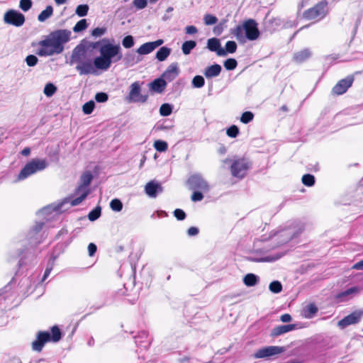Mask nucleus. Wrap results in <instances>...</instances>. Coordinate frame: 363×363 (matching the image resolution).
I'll use <instances>...</instances> for the list:
<instances>
[{
	"label": "nucleus",
	"mask_w": 363,
	"mask_h": 363,
	"mask_svg": "<svg viewBox=\"0 0 363 363\" xmlns=\"http://www.w3.org/2000/svg\"><path fill=\"white\" fill-rule=\"evenodd\" d=\"M72 32L66 29L52 31L44 40L38 43L40 48L37 54L40 56H52L63 52L64 45L70 40Z\"/></svg>",
	"instance_id": "1"
},
{
	"label": "nucleus",
	"mask_w": 363,
	"mask_h": 363,
	"mask_svg": "<svg viewBox=\"0 0 363 363\" xmlns=\"http://www.w3.org/2000/svg\"><path fill=\"white\" fill-rule=\"evenodd\" d=\"M100 55L94 60V64L99 70H108L112 63L117 62L123 59L122 49L119 44H112L108 39L104 38L96 43L94 48L100 45Z\"/></svg>",
	"instance_id": "2"
},
{
	"label": "nucleus",
	"mask_w": 363,
	"mask_h": 363,
	"mask_svg": "<svg viewBox=\"0 0 363 363\" xmlns=\"http://www.w3.org/2000/svg\"><path fill=\"white\" fill-rule=\"evenodd\" d=\"M69 63L71 65H77L75 68L80 75L96 74L98 69L85 48L82 45H77L73 50Z\"/></svg>",
	"instance_id": "3"
},
{
	"label": "nucleus",
	"mask_w": 363,
	"mask_h": 363,
	"mask_svg": "<svg viewBox=\"0 0 363 363\" xmlns=\"http://www.w3.org/2000/svg\"><path fill=\"white\" fill-rule=\"evenodd\" d=\"M48 162L43 159H33L28 162L18 175V180H23L32 174L45 169Z\"/></svg>",
	"instance_id": "4"
},
{
	"label": "nucleus",
	"mask_w": 363,
	"mask_h": 363,
	"mask_svg": "<svg viewBox=\"0 0 363 363\" xmlns=\"http://www.w3.org/2000/svg\"><path fill=\"white\" fill-rule=\"evenodd\" d=\"M93 176L90 172H86L81 176V184L79 186L76 191L77 194H79V196L77 198L72 200L71 206H77L82 203L84 199H85V198L89 194V191L86 188L91 182Z\"/></svg>",
	"instance_id": "5"
},
{
	"label": "nucleus",
	"mask_w": 363,
	"mask_h": 363,
	"mask_svg": "<svg viewBox=\"0 0 363 363\" xmlns=\"http://www.w3.org/2000/svg\"><path fill=\"white\" fill-rule=\"evenodd\" d=\"M326 1H322L317 4L314 7L311 8L303 13V16L308 20H320L323 18L327 13Z\"/></svg>",
	"instance_id": "6"
},
{
	"label": "nucleus",
	"mask_w": 363,
	"mask_h": 363,
	"mask_svg": "<svg viewBox=\"0 0 363 363\" xmlns=\"http://www.w3.org/2000/svg\"><path fill=\"white\" fill-rule=\"evenodd\" d=\"M148 95L141 94V87L139 82H135L130 86V91L126 100L130 103H145Z\"/></svg>",
	"instance_id": "7"
},
{
	"label": "nucleus",
	"mask_w": 363,
	"mask_h": 363,
	"mask_svg": "<svg viewBox=\"0 0 363 363\" xmlns=\"http://www.w3.org/2000/svg\"><path fill=\"white\" fill-rule=\"evenodd\" d=\"M250 167L251 162L245 158L238 159L232 163L230 167L231 173L233 177L243 178Z\"/></svg>",
	"instance_id": "8"
},
{
	"label": "nucleus",
	"mask_w": 363,
	"mask_h": 363,
	"mask_svg": "<svg viewBox=\"0 0 363 363\" xmlns=\"http://www.w3.org/2000/svg\"><path fill=\"white\" fill-rule=\"evenodd\" d=\"M4 21L7 24L20 27L25 23V16L19 11L11 9L5 13Z\"/></svg>",
	"instance_id": "9"
},
{
	"label": "nucleus",
	"mask_w": 363,
	"mask_h": 363,
	"mask_svg": "<svg viewBox=\"0 0 363 363\" xmlns=\"http://www.w3.org/2000/svg\"><path fill=\"white\" fill-rule=\"evenodd\" d=\"M188 184L191 189H199L206 192L209 190L207 181L200 174H194L188 179Z\"/></svg>",
	"instance_id": "10"
},
{
	"label": "nucleus",
	"mask_w": 363,
	"mask_h": 363,
	"mask_svg": "<svg viewBox=\"0 0 363 363\" xmlns=\"http://www.w3.org/2000/svg\"><path fill=\"white\" fill-rule=\"evenodd\" d=\"M244 29L245 38L249 40H255L260 35L258 25L253 19H248L244 21Z\"/></svg>",
	"instance_id": "11"
},
{
	"label": "nucleus",
	"mask_w": 363,
	"mask_h": 363,
	"mask_svg": "<svg viewBox=\"0 0 363 363\" xmlns=\"http://www.w3.org/2000/svg\"><path fill=\"white\" fill-rule=\"evenodd\" d=\"M284 349L279 346H268L258 350L255 354L254 357L256 359L269 358L272 356L281 354Z\"/></svg>",
	"instance_id": "12"
},
{
	"label": "nucleus",
	"mask_w": 363,
	"mask_h": 363,
	"mask_svg": "<svg viewBox=\"0 0 363 363\" xmlns=\"http://www.w3.org/2000/svg\"><path fill=\"white\" fill-rule=\"evenodd\" d=\"M354 77L348 76L345 79L340 80L332 89L331 94L334 96H339L345 94L347 89L352 85Z\"/></svg>",
	"instance_id": "13"
},
{
	"label": "nucleus",
	"mask_w": 363,
	"mask_h": 363,
	"mask_svg": "<svg viewBox=\"0 0 363 363\" xmlns=\"http://www.w3.org/2000/svg\"><path fill=\"white\" fill-rule=\"evenodd\" d=\"M50 340V333L47 331H39L36 339L32 342V349L36 352H40L45 344Z\"/></svg>",
	"instance_id": "14"
},
{
	"label": "nucleus",
	"mask_w": 363,
	"mask_h": 363,
	"mask_svg": "<svg viewBox=\"0 0 363 363\" xmlns=\"http://www.w3.org/2000/svg\"><path fill=\"white\" fill-rule=\"evenodd\" d=\"M363 312L356 311L340 320L337 325L340 328H345L348 325L356 324L360 321Z\"/></svg>",
	"instance_id": "15"
},
{
	"label": "nucleus",
	"mask_w": 363,
	"mask_h": 363,
	"mask_svg": "<svg viewBox=\"0 0 363 363\" xmlns=\"http://www.w3.org/2000/svg\"><path fill=\"white\" fill-rule=\"evenodd\" d=\"M164 43L163 40L159 39L153 42H148L140 45L136 50V52L141 55H147L152 52L157 47L162 45Z\"/></svg>",
	"instance_id": "16"
},
{
	"label": "nucleus",
	"mask_w": 363,
	"mask_h": 363,
	"mask_svg": "<svg viewBox=\"0 0 363 363\" xmlns=\"http://www.w3.org/2000/svg\"><path fill=\"white\" fill-rule=\"evenodd\" d=\"M179 73L178 64L177 62L172 63L162 74V79L165 81L172 82L179 75Z\"/></svg>",
	"instance_id": "17"
},
{
	"label": "nucleus",
	"mask_w": 363,
	"mask_h": 363,
	"mask_svg": "<svg viewBox=\"0 0 363 363\" xmlns=\"http://www.w3.org/2000/svg\"><path fill=\"white\" fill-rule=\"evenodd\" d=\"M207 48L212 52H216L218 56H225L226 51L220 47V40L217 38H213L208 40Z\"/></svg>",
	"instance_id": "18"
},
{
	"label": "nucleus",
	"mask_w": 363,
	"mask_h": 363,
	"mask_svg": "<svg viewBox=\"0 0 363 363\" xmlns=\"http://www.w3.org/2000/svg\"><path fill=\"white\" fill-rule=\"evenodd\" d=\"M163 191V188L160 184L151 181L148 182L145 187V193L152 198H155L157 193H161Z\"/></svg>",
	"instance_id": "19"
},
{
	"label": "nucleus",
	"mask_w": 363,
	"mask_h": 363,
	"mask_svg": "<svg viewBox=\"0 0 363 363\" xmlns=\"http://www.w3.org/2000/svg\"><path fill=\"white\" fill-rule=\"evenodd\" d=\"M167 86V82L162 78H158L149 84L150 91L156 93H162Z\"/></svg>",
	"instance_id": "20"
},
{
	"label": "nucleus",
	"mask_w": 363,
	"mask_h": 363,
	"mask_svg": "<svg viewBox=\"0 0 363 363\" xmlns=\"http://www.w3.org/2000/svg\"><path fill=\"white\" fill-rule=\"evenodd\" d=\"M296 328V325L289 324L284 325H279L272 329L271 332V336L277 337L289 331H291Z\"/></svg>",
	"instance_id": "21"
},
{
	"label": "nucleus",
	"mask_w": 363,
	"mask_h": 363,
	"mask_svg": "<svg viewBox=\"0 0 363 363\" xmlns=\"http://www.w3.org/2000/svg\"><path fill=\"white\" fill-rule=\"evenodd\" d=\"M311 56V52L309 49L305 48L294 53L293 60L298 63H301Z\"/></svg>",
	"instance_id": "22"
},
{
	"label": "nucleus",
	"mask_w": 363,
	"mask_h": 363,
	"mask_svg": "<svg viewBox=\"0 0 363 363\" xmlns=\"http://www.w3.org/2000/svg\"><path fill=\"white\" fill-rule=\"evenodd\" d=\"M221 69L220 65L215 64L206 68L204 75L206 78L216 77L220 74Z\"/></svg>",
	"instance_id": "23"
},
{
	"label": "nucleus",
	"mask_w": 363,
	"mask_h": 363,
	"mask_svg": "<svg viewBox=\"0 0 363 363\" xmlns=\"http://www.w3.org/2000/svg\"><path fill=\"white\" fill-rule=\"evenodd\" d=\"M123 60L128 67H132L140 62V59L133 51L126 52Z\"/></svg>",
	"instance_id": "24"
},
{
	"label": "nucleus",
	"mask_w": 363,
	"mask_h": 363,
	"mask_svg": "<svg viewBox=\"0 0 363 363\" xmlns=\"http://www.w3.org/2000/svg\"><path fill=\"white\" fill-rule=\"evenodd\" d=\"M317 312V306L313 303H311L303 308V315L306 318H311L315 315Z\"/></svg>",
	"instance_id": "25"
},
{
	"label": "nucleus",
	"mask_w": 363,
	"mask_h": 363,
	"mask_svg": "<svg viewBox=\"0 0 363 363\" xmlns=\"http://www.w3.org/2000/svg\"><path fill=\"white\" fill-rule=\"evenodd\" d=\"M43 225H44V223H43V222L36 223L35 225L33 226V228L30 230V231L29 232L28 236H29V239L31 242H33L34 244H37V243L40 242V241L34 242L32 240L34 238V237L36 234H38V233H40L41 231V230L43 229Z\"/></svg>",
	"instance_id": "26"
},
{
	"label": "nucleus",
	"mask_w": 363,
	"mask_h": 363,
	"mask_svg": "<svg viewBox=\"0 0 363 363\" xmlns=\"http://www.w3.org/2000/svg\"><path fill=\"white\" fill-rule=\"evenodd\" d=\"M171 49L167 47H162L156 53V58L160 61H164L170 55Z\"/></svg>",
	"instance_id": "27"
},
{
	"label": "nucleus",
	"mask_w": 363,
	"mask_h": 363,
	"mask_svg": "<svg viewBox=\"0 0 363 363\" xmlns=\"http://www.w3.org/2000/svg\"><path fill=\"white\" fill-rule=\"evenodd\" d=\"M259 281V277L254 274H247L243 279L244 284L247 286H254Z\"/></svg>",
	"instance_id": "28"
},
{
	"label": "nucleus",
	"mask_w": 363,
	"mask_h": 363,
	"mask_svg": "<svg viewBox=\"0 0 363 363\" xmlns=\"http://www.w3.org/2000/svg\"><path fill=\"white\" fill-rule=\"evenodd\" d=\"M53 13V8L52 6H46L45 9L40 12L38 16L40 22H44L49 18Z\"/></svg>",
	"instance_id": "29"
},
{
	"label": "nucleus",
	"mask_w": 363,
	"mask_h": 363,
	"mask_svg": "<svg viewBox=\"0 0 363 363\" xmlns=\"http://www.w3.org/2000/svg\"><path fill=\"white\" fill-rule=\"evenodd\" d=\"M245 29H244V23L242 26H236L233 30L232 34L237 38L239 41H244L245 38V35H244Z\"/></svg>",
	"instance_id": "30"
},
{
	"label": "nucleus",
	"mask_w": 363,
	"mask_h": 363,
	"mask_svg": "<svg viewBox=\"0 0 363 363\" xmlns=\"http://www.w3.org/2000/svg\"><path fill=\"white\" fill-rule=\"evenodd\" d=\"M359 292V289L356 286L351 287L341 293H340L337 296V298H340L341 301H345L347 300L345 298L352 295L357 294Z\"/></svg>",
	"instance_id": "31"
},
{
	"label": "nucleus",
	"mask_w": 363,
	"mask_h": 363,
	"mask_svg": "<svg viewBox=\"0 0 363 363\" xmlns=\"http://www.w3.org/2000/svg\"><path fill=\"white\" fill-rule=\"evenodd\" d=\"M196 46V43L194 40L185 41L182 45V52L184 55H189Z\"/></svg>",
	"instance_id": "32"
},
{
	"label": "nucleus",
	"mask_w": 363,
	"mask_h": 363,
	"mask_svg": "<svg viewBox=\"0 0 363 363\" xmlns=\"http://www.w3.org/2000/svg\"><path fill=\"white\" fill-rule=\"evenodd\" d=\"M52 335L50 334V340L53 342H57L62 338V333L57 326H52L51 328Z\"/></svg>",
	"instance_id": "33"
},
{
	"label": "nucleus",
	"mask_w": 363,
	"mask_h": 363,
	"mask_svg": "<svg viewBox=\"0 0 363 363\" xmlns=\"http://www.w3.org/2000/svg\"><path fill=\"white\" fill-rule=\"evenodd\" d=\"M56 91L57 87L52 83H48L45 86L43 93L46 96L50 97L56 92Z\"/></svg>",
	"instance_id": "34"
},
{
	"label": "nucleus",
	"mask_w": 363,
	"mask_h": 363,
	"mask_svg": "<svg viewBox=\"0 0 363 363\" xmlns=\"http://www.w3.org/2000/svg\"><path fill=\"white\" fill-rule=\"evenodd\" d=\"M172 112V106L169 104H163L160 108V113L162 116H168Z\"/></svg>",
	"instance_id": "35"
},
{
	"label": "nucleus",
	"mask_w": 363,
	"mask_h": 363,
	"mask_svg": "<svg viewBox=\"0 0 363 363\" xmlns=\"http://www.w3.org/2000/svg\"><path fill=\"white\" fill-rule=\"evenodd\" d=\"M88 26L86 19L79 21L73 28V31L75 33L81 32L85 30Z\"/></svg>",
	"instance_id": "36"
},
{
	"label": "nucleus",
	"mask_w": 363,
	"mask_h": 363,
	"mask_svg": "<svg viewBox=\"0 0 363 363\" xmlns=\"http://www.w3.org/2000/svg\"><path fill=\"white\" fill-rule=\"evenodd\" d=\"M191 83L194 88H201L204 86L205 80L202 76L196 75L193 78Z\"/></svg>",
	"instance_id": "37"
},
{
	"label": "nucleus",
	"mask_w": 363,
	"mask_h": 363,
	"mask_svg": "<svg viewBox=\"0 0 363 363\" xmlns=\"http://www.w3.org/2000/svg\"><path fill=\"white\" fill-rule=\"evenodd\" d=\"M269 290L274 294H278L282 290V285L279 281H274L269 284Z\"/></svg>",
	"instance_id": "38"
},
{
	"label": "nucleus",
	"mask_w": 363,
	"mask_h": 363,
	"mask_svg": "<svg viewBox=\"0 0 363 363\" xmlns=\"http://www.w3.org/2000/svg\"><path fill=\"white\" fill-rule=\"evenodd\" d=\"M282 256H283V254L277 253L274 255H269V256H266V257H262V258L257 259V261L262 262H274V261L279 259Z\"/></svg>",
	"instance_id": "39"
},
{
	"label": "nucleus",
	"mask_w": 363,
	"mask_h": 363,
	"mask_svg": "<svg viewBox=\"0 0 363 363\" xmlns=\"http://www.w3.org/2000/svg\"><path fill=\"white\" fill-rule=\"evenodd\" d=\"M110 207L113 211L119 212L123 208V203L119 199H114L111 201Z\"/></svg>",
	"instance_id": "40"
},
{
	"label": "nucleus",
	"mask_w": 363,
	"mask_h": 363,
	"mask_svg": "<svg viewBox=\"0 0 363 363\" xmlns=\"http://www.w3.org/2000/svg\"><path fill=\"white\" fill-rule=\"evenodd\" d=\"M89 11V6L86 4L79 5L75 11L77 15L80 17H83L87 15Z\"/></svg>",
	"instance_id": "41"
},
{
	"label": "nucleus",
	"mask_w": 363,
	"mask_h": 363,
	"mask_svg": "<svg viewBox=\"0 0 363 363\" xmlns=\"http://www.w3.org/2000/svg\"><path fill=\"white\" fill-rule=\"evenodd\" d=\"M302 182L307 186H312L315 184V177L312 174H304L302 177Z\"/></svg>",
	"instance_id": "42"
},
{
	"label": "nucleus",
	"mask_w": 363,
	"mask_h": 363,
	"mask_svg": "<svg viewBox=\"0 0 363 363\" xmlns=\"http://www.w3.org/2000/svg\"><path fill=\"white\" fill-rule=\"evenodd\" d=\"M95 103L94 101H89L85 103L82 106V111L85 114H90L94 111Z\"/></svg>",
	"instance_id": "43"
},
{
	"label": "nucleus",
	"mask_w": 363,
	"mask_h": 363,
	"mask_svg": "<svg viewBox=\"0 0 363 363\" xmlns=\"http://www.w3.org/2000/svg\"><path fill=\"white\" fill-rule=\"evenodd\" d=\"M154 147L159 152H164L167 150V143L163 140H156L154 143Z\"/></svg>",
	"instance_id": "44"
},
{
	"label": "nucleus",
	"mask_w": 363,
	"mask_h": 363,
	"mask_svg": "<svg viewBox=\"0 0 363 363\" xmlns=\"http://www.w3.org/2000/svg\"><path fill=\"white\" fill-rule=\"evenodd\" d=\"M101 216V208L99 206L95 208L91 211L89 212L88 215V218L89 220L94 221L99 218Z\"/></svg>",
	"instance_id": "45"
},
{
	"label": "nucleus",
	"mask_w": 363,
	"mask_h": 363,
	"mask_svg": "<svg viewBox=\"0 0 363 363\" xmlns=\"http://www.w3.org/2000/svg\"><path fill=\"white\" fill-rule=\"evenodd\" d=\"M134 44V38L132 35H127L122 40V45L125 48H130Z\"/></svg>",
	"instance_id": "46"
},
{
	"label": "nucleus",
	"mask_w": 363,
	"mask_h": 363,
	"mask_svg": "<svg viewBox=\"0 0 363 363\" xmlns=\"http://www.w3.org/2000/svg\"><path fill=\"white\" fill-rule=\"evenodd\" d=\"M237 61L233 58H229L224 62V67L227 70H233L237 67Z\"/></svg>",
	"instance_id": "47"
},
{
	"label": "nucleus",
	"mask_w": 363,
	"mask_h": 363,
	"mask_svg": "<svg viewBox=\"0 0 363 363\" xmlns=\"http://www.w3.org/2000/svg\"><path fill=\"white\" fill-rule=\"evenodd\" d=\"M254 115L250 111L244 112L240 118V121L245 124H247L253 120Z\"/></svg>",
	"instance_id": "48"
},
{
	"label": "nucleus",
	"mask_w": 363,
	"mask_h": 363,
	"mask_svg": "<svg viewBox=\"0 0 363 363\" xmlns=\"http://www.w3.org/2000/svg\"><path fill=\"white\" fill-rule=\"evenodd\" d=\"M226 134L230 138H236L239 134V128L236 125H233L227 129Z\"/></svg>",
	"instance_id": "49"
},
{
	"label": "nucleus",
	"mask_w": 363,
	"mask_h": 363,
	"mask_svg": "<svg viewBox=\"0 0 363 363\" xmlns=\"http://www.w3.org/2000/svg\"><path fill=\"white\" fill-rule=\"evenodd\" d=\"M204 23L207 26L213 25L217 23L218 18L211 14H206L203 17Z\"/></svg>",
	"instance_id": "50"
},
{
	"label": "nucleus",
	"mask_w": 363,
	"mask_h": 363,
	"mask_svg": "<svg viewBox=\"0 0 363 363\" xmlns=\"http://www.w3.org/2000/svg\"><path fill=\"white\" fill-rule=\"evenodd\" d=\"M26 62L29 67H34L38 62V57L34 55H29L26 57Z\"/></svg>",
	"instance_id": "51"
},
{
	"label": "nucleus",
	"mask_w": 363,
	"mask_h": 363,
	"mask_svg": "<svg viewBox=\"0 0 363 363\" xmlns=\"http://www.w3.org/2000/svg\"><path fill=\"white\" fill-rule=\"evenodd\" d=\"M33 2L31 0H21L19 3V7L23 11H28L32 6Z\"/></svg>",
	"instance_id": "52"
},
{
	"label": "nucleus",
	"mask_w": 363,
	"mask_h": 363,
	"mask_svg": "<svg viewBox=\"0 0 363 363\" xmlns=\"http://www.w3.org/2000/svg\"><path fill=\"white\" fill-rule=\"evenodd\" d=\"M237 44L234 41H228L225 44V50L227 52L233 53L236 51Z\"/></svg>",
	"instance_id": "53"
},
{
	"label": "nucleus",
	"mask_w": 363,
	"mask_h": 363,
	"mask_svg": "<svg viewBox=\"0 0 363 363\" xmlns=\"http://www.w3.org/2000/svg\"><path fill=\"white\" fill-rule=\"evenodd\" d=\"M108 95L104 92H99L95 95V100L97 102L104 103L108 100Z\"/></svg>",
	"instance_id": "54"
},
{
	"label": "nucleus",
	"mask_w": 363,
	"mask_h": 363,
	"mask_svg": "<svg viewBox=\"0 0 363 363\" xmlns=\"http://www.w3.org/2000/svg\"><path fill=\"white\" fill-rule=\"evenodd\" d=\"M174 216L177 218L178 220H183L186 218L185 212L179 208L174 210Z\"/></svg>",
	"instance_id": "55"
},
{
	"label": "nucleus",
	"mask_w": 363,
	"mask_h": 363,
	"mask_svg": "<svg viewBox=\"0 0 363 363\" xmlns=\"http://www.w3.org/2000/svg\"><path fill=\"white\" fill-rule=\"evenodd\" d=\"M105 33V28H96L92 30L91 35L95 38H98L102 36Z\"/></svg>",
	"instance_id": "56"
},
{
	"label": "nucleus",
	"mask_w": 363,
	"mask_h": 363,
	"mask_svg": "<svg viewBox=\"0 0 363 363\" xmlns=\"http://www.w3.org/2000/svg\"><path fill=\"white\" fill-rule=\"evenodd\" d=\"M147 0H134L133 5L139 9H143L147 6Z\"/></svg>",
	"instance_id": "57"
},
{
	"label": "nucleus",
	"mask_w": 363,
	"mask_h": 363,
	"mask_svg": "<svg viewBox=\"0 0 363 363\" xmlns=\"http://www.w3.org/2000/svg\"><path fill=\"white\" fill-rule=\"evenodd\" d=\"M203 199V195L200 191H194L191 195V200L193 201H200Z\"/></svg>",
	"instance_id": "58"
},
{
	"label": "nucleus",
	"mask_w": 363,
	"mask_h": 363,
	"mask_svg": "<svg viewBox=\"0 0 363 363\" xmlns=\"http://www.w3.org/2000/svg\"><path fill=\"white\" fill-rule=\"evenodd\" d=\"M197 32L198 30L194 26H188L185 28V33L188 35H193Z\"/></svg>",
	"instance_id": "59"
},
{
	"label": "nucleus",
	"mask_w": 363,
	"mask_h": 363,
	"mask_svg": "<svg viewBox=\"0 0 363 363\" xmlns=\"http://www.w3.org/2000/svg\"><path fill=\"white\" fill-rule=\"evenodd\" d=\"M96 246L94 243H89L88 245V251L89 256L92 257L96 252Z\"/></svg>",
	"instance_id": "60"
},
{
	"label": "nucleus",
	"mask_w": 363,
	"mask_h": 363,
	"mask_svg": "<svg viewBox=\"0 0 363 363\" xmlns=\"http://www.w3.org/2000/svg\"><path fill=\"white\" fill-rule=\"evenodd\" d=\"M199 228L196 227H190L187 230L189 236H195L199 233Z\"/></svg>",
	"instance_id": "61"
},
{
	"label": "nucleus",
	"mask_w": 363,
	"mask_h": 363,
	"mask_svg": "<svg viewBox=\"0 0 363 363\" xmlns=\"http://www.w3.org/2000/svg\"><path fill=\"white\" fill-rule=\"evenodd\" d=\"M280 320L283 323H289L291 320V316L288 313H285L281 315Z\"/></svg>",
	"instance_id": "62"
},
{
	"label": "nucleus",
	"mask_w": 363,
	"mask_h": 363,
	"mask_svg": "<svg viewBox=\"0 0 363 363\" xmlns=\"http://www.w3.org/2000/svg\"><path fill=\"white\" fill-rule=\"evenodd\" d=\"M223 26L222 25H218L214 27L213 28V33L214 34H216V35H219L221 34V33L223 32Z\"/></svg>",
	"instance_id": "63"
},
{
	"label": "nucleus",
	"mask_w": 363,
	"mask_h": 363,
	"mask_svg": "<svg viewBox=\"0 0 363 363\" xmlns=\"http://www.w3.org/2000/svg\"><path fill=\"white\" fill-rule=\"evenodd\" d=\"M353 269H357V270H362L363 269V259L357 262L354 264L352 267Z\"/></svg>",
	"instance_id": "64"
}]
</instances>
